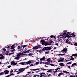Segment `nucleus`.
I'll return each mask as SVG.
<instances>
[{
	"instance_id": "obj_1",
	"label": "nucleus",
	"mask_w": 77,
	"mask_h": 77,
	"mask_svg": "<svg viewBox=\"0 0 77 77\" xmlns=\"http://www.w3.org/2000/svg\"><path fill=\"white\" fill-rule=\"evenodd\" d=\"M64 33L63 34V35H60V38H62V39H65L66 38V37H68L67 36V35H70V36H71L72 35V34H70L69 33V32H67L66 31H64Z\"/></svg>"
},
{
	"instance_id": "obj_2",
	"label": "nucleus",
	"mask_w": 77,
	"mask_h": 77,
	"mask_svg": "<svg viewBox=\"0 0 77 77\" xmlns=\"http://www.w3.org/2000/svg\"><path fill=\"white\" fill-rule=\"evenodd\" d=\"M40 42H42V44H43L44 45L46 46V45H50L51 44V43L53 42V41H51L49 43H48L45 42L44 40H41Z\"/></svg>"
},
{
	"instance_id": "obj_3",
	"label": "nucleus",
	"mask_w": 77,
	"mask_h": 77,
	"mask_svg": "<svg viewBox=\"0 0 77 77\" xmlns=\"http://www.w3.org/2000/svg\"><path fill=\"white\" fill-rule=\"evenodd\" d=\"M21 55H23V56H24V55H27V54L26 53H19L17 55V56L14 58V59H16V60H18L21 56Z\"/></svg>"
},
{
	"instance_id": "obj_4",
	"label": "nucleus",
	"mask_w": 77,
	"mask_h": 77,
	"mask_svg": "<svg viewBox=\"0 0 77 77\" xmlns=\"http://www.w3.org/2000/svg\"><path fill=\"white\" fill-rule=\"evenodd\" d=\"M32 62V61L31 60L27 62H22L19 63V64L20 65H26V64H30V63Z\"/></svg>"
},
{
	"instance_id": "obj_5",
	"label": "nucleus",
	"mask_w": 77,
	"mask_h": 77,
	"mask_svg": "<svg viewBox=\"0 0 77 77\" xmlns=\"http://www.w3.org/2000/svg\"><path fill=\"white\" fill-rule=\"evenodd\" d=\"M43 49L45 50H50L52 49V48L50 47H45Z\"/></svg>"
},
{
	"instance_id": "obj_6",
	"label": "nucleus",
	"mask_w": 77,
	"mask_h": 77,
	"mask_svg": "<svg viewBox=\"0 0 77 77\" xmlns=\"http://www.w3.org/2000/svg\"><path fill=\"white\" fill-rule=\"evenodd\" d=\"M18 70H19L18 71L19 72H23V71H24L25 70V69L23 68H22L20 69H18Z\"/></svg>"
},
{
	"instance_id": "obj_7",
	"label": "nucleus",
	"mask_w": 77,
	"mask_h": 77,
	"mask_svg": "<svg viewBox=\"0 0 77 77\" xmlns=\"http://www.w3.org/2000/svg\"><path fill=\"white\" fill-rule=\"evenodd\" d=\"M17 64V63H15L14 61L11 62V65H16Z\"/></svg>"
},
{
	"instance_id": "obj_8",
	"label": "nucleus",
	"mask_w": 77,
	"mask_h": 77,
	"mask_svg": "<svg viewBox=\"0 0 77 77\" xmlns=\"http://www.w3.org/2000/svg\"><path fill=\"white\" fill-rule=\"evenodd\" d=\"M9 71L8 70H5L4 71V74H5V75L7 74H8V73H9Z\"/></svg>"
},
{
	"instance_id": "obj_9",
	"label": "nucleus",
	"mask_w": 77,
	"mask_h": 77,
	"mask_svg": "<svg viewBox=\"0 0 77 77\" xmlns=\"http://www.w3.org/2000/svg\"><path fill=\"white\" fill-rule=\"evenodd\" d=\"M4 58L5 57H4V56L2 55V54H0V59H4Z\"/></svg>"
},
{
	"instance_id": "obj_10",
	"label": "nucleus",
	"mask_w": 77,
	"mask_h": 77,
	"mask_svg": "<svg viewBox=\"0 0 77 77\" xmlns=\"http://www.w3.org/2000/svg\"><path fill=\"white\" fill-rule=\"evenodd\" d=\"M40 60L41 61H42V60H43V61H45V57H43L42 58H40Z\"/></svg>"
},
{
	"instance_id": "obj_11",
	"label": "nucleus",
	"mask_w": 77,
	"mask_h": 77,
	"mask_svg": "<svg viewBox=\"0 0 77 77\" xmlns=\"http://www.w3.org/2000/svg\"><path fill=\"white\" fill-rule=\"evenodd\" d=\"M59 70H60V68H57L55 70H56V71H55L54 72V74H56V73L57 72V71H57V70H59Z\"/></svg>"
},
{
	"instance_id": "obj_12",
	"label": "nucleus",
	"mask_w": 77,
	"mask_h": 77,
	"mask_svg": "<svg viewBox=\"0 0 77 77\" xmlns=\"http://www.w3.org/2000/svg\"><path fill=\"white\" fill-rule=\"evenodd\" d=\"M66 51H67V49L66 48H64L63 50H62V51L63 52H65V53H66Z\"/></svg>"
},
{
	"instance_id": "obj_13",
	"label": "nucleus",
	"mask_w": 77,
	"mask_h": 77,
	"mask_svg": "<svg viewBox=\"0 0 77 77\" xmlns=\"http://www.w3.org/2000/svg\"><path fill=\"white\" fill-rule=\"evenodd\" d=\"M66 43H67V44H70V41H69V40H68V39H67L66 40V41L65 42Z\"/></svg>"
},
{
	"instance_id": "obj_14",
	"label": "nucleus",
	"mask_w": 77,
	"mask_h": 77,
	"mask_svg": "<svg viewBox=\"0 0 77 77\" xmlns=\"http://www.w3.org/2000/svg\"><path fill=\"white\" fill-rule=\"evenodd\" d=\"M38 48H39V47L38 46L34 47L33 48V49H35V50H36Z\"/></svg>"
},
{
	"instance_id": "obj_15",
	"label": "nucleus",
	"mask_w": 77,
	"mask_h": 77,
	"mask_svg": "<svg viewBox=\"0 0 77 77\" xmlns=\"http://www.w3.org/2000/svg\"><path fill=\"white\" fill-rule=\"evenodd\" d=\"M52 72V69H49L47 71V72Z\"/></svg>"
},
{
	"instance_id": "obj_16",
	"label": "nucleus",
	"mask_w": 77,
	"mask_h": 77,
	"mask_svg": "<svg viewBox=\"0 0 77 77\" xmlns=\"http://www.w3.org/2000/svg\"><path fill=\"white\" fill-rule=\"evenodd\" d=\"M11 49H14L15 48V46L14 45H12L11 46Z\"/></svg>"
},
{
	"instance_id": "obj_17",
	"label": "nucleus",
	"mask_w": 77,
	"mask_h": 77,
	"mask_svg": "<svg viewBox=\"0 0 77 77\" xmlns=\"http://www.w3.org/2000/svg\"><path fill=\"white\" fill-rule=\"evenodd\" d=\"M24 51L23 52V53H29V51Z\"/></svg>"
},
{
	"instance_id": "obj_18",
	"label": "nucleus",
	"mask_w": 77,
	"mask_h": 77,
	"mask_svg": "<svg viewBox=\"0 0 77 77\" xmlns=\"http://www.w3.org/2000/svg\"><path fill=\"white\" fill-rule=\"evenodd\" d=\"M62 74H63V73L61 72V73H60L59 74H58V77H60V75H62Z\"/></svg>"
},
{
	"instance_id": "obj_19",
	"label": "nucleus",
	"mask_w": 77,
	"mask_h": 77,
	"mask_svg": "<svg viewBox=\"0 0 77 77\" xmlns=\"http://www.w3.org/2000/svg\"><path fill=\"white\" fill-rule=\"evenodd\" d=\"M59 65H60L61 66H64V64H63V63H60L59 64Z\"/></svg>"
},
{
	"instance_id": "obj_20",
	"label": "nucleus",
	"mask_w": 77,
	"mask_h": 77,
	"mask_svg": "<svg viewBox=\"0 0 77 77\" xmlns=\"http://www.w3.org/2000/svg\"><path fill=\"white\" fill-rule=\"evenodd\" d=\"M33 71H37L38 70H39V69H34L32 70Z\"/></svg>"
},
{
	"instance_id": "obj_21",
	"label": "nucleus",
	"mask_w": 77,
	"mask_h": 77,
	"mask_svg": "<svg viewBox=\"0 0 77 77\" xmlns=\"http://www.w3.org/2000/svg\"><path fill=\"white\" fill-rule=\"evenodd\" d=\"M63 72H64V73H68V74H69V72H67V71H63Z\"/></svg>"
},
{
	"instance_id": "obj_22",
	"label": "nucleus",
	"mask_w": 77,
	"mask_h": 77,
	"mask_svg": "<svg viewBox=\"0 0 77 77\" xmlns=\"http://www.w3.org/2000/svg\"><path fill=\"white\" fill-rule=\"evenodd\" d=\"M65 53L64 54H59V55H60V56H63V55H65Z\"/></svg>"
},
{
	"instance_id": "obj_23",
	"label": "nucleus",
	"mask_w": 77,
	"mask_h": 77,
	"mask_svg": "<svg viewBox=\"0 0 77 77\" xmlns=\"http://www.w3.org/2000/svg\"><path fill=\"white\" fill-rule=\"evenodd\" d=\"M26 46H27V45H22V47H23V48H24V47H26Z\"/></svg>"
},
{
	"instance_id": "obj_24",
	"label": "nucleus",
	"mask_w": 77,
	"mask_h": 77,
	"mask_svg": "<svg viewBox=\"0 0 77 77\" xmlns=\"http://www.w3.org/2000/svg\"><path fill=\"white\" fill-rule=\"evenodd\" d=\"M12 75H13V76H14V75H15V74L12 73H10V76H11Z\"/></svg>"
},
{
	"instance_id": "obj_25",
	"label": "nucleus",
	"mask_w": 77,
	"mask_h": 77,
	"mask_svg": "<svg viewBox=\"0 0 77 77\" xmlns=\"http://www.w3.org/2000/svg\"><path fill=\"white\" fill-rule=\"evenodd\" d=\"M77 65V63H74L72 65V66H74V65Z\"/></svg>"
},
{
	"instance_id": "obj_26",
	"label": "nucleus",
	"mask_w": 77,
	"mask_h": 77,
	"mask_svg": "<svg viewBox=\"0 0 77 77\" xmlns=\"http://www.w3.org/2000/svg\"><path fill=\"white\" fill-rule=\"evenodd\" d=\"M51 60V59L50 58H48V59H47L46 60H47V61H50V60Z\"/></svg>"
},
{
	"instance_id": "obj_27",
	"label": "nucleus",
	"mask_w": 77,
	"mask_h": 77,
	"mask_svg": "<svg viewBox=\"0 0 77 77\" xmlns=\"http://www.w3.org/2000/svg\"><path fill=\"white\" fill-rule=\"evenodd\" d=\"M4 72L0 73V75H3L4 74Z\"/></svg>"
},
{
	"instance_id": "obj_28",
	"label": "nucleus",
	"mask_w": 77,
	"mask_h": 77,
	"mask_svg": "<svg viewBox=\"0 0 77 77\" xmlns=\"http://www.w3.org/2000/svg\"><path fill=\"white\" fill-rule=\"evenodd\" d=\"M12 72H14V71H13V70H12L10 71V74L12 73Z\"/></svg>"
},
{
	"instance_id": "obj_29",
	"label": "nucleus",
	"mask_w": 77,
	"mask_h": 77,
	"mask_svg": "<svg viewBox=\"0 0 77 77\" xmlns=\"http://www.w3.org/2000/svg\"><path fill=\"white\" fill-rule=\"evenodd\" d=\"M9 53V51H7L6 55H8V53Z\"/></svg>"
},
{
	"instance_id": "obj_30",
	"label": "nucleus",
	"mask_w": 77,
	"mask_h": 77,
	"mask_svg": "<svg viewBox=\"0 0 77 77\" xmlns=\"http://www.w3.org/2000/svg\"><path fill=\"white\" fill-rule=\"evenodd\" d=\"M58 41H61L62 40V39H61L58 38Z\"/></svg>"
},
{
	"instance_id": "obj_31",
	"label": "nucleus",
	"mask_w": 77,
	"mask_h": 77,
	"mask_svg": "<svg viewBox=\"0 0 77 77\" xmlns=\"http://www.w3.org/2000/svg\"><path fill=\"white\" fill-rule=\"evenodd\" d=\"M24 68H25V69H27V68H29V66H28L27 67Z\"/></svg>"
},
{
	"instance_id": "obj_32",
	"label": "nucleus",
	"mask_w": 77,
	"mask_h": 77,
	"mask_svg": "<svg viewBox=\"0 0 77 77\" xmlns=\"http://www.w3.org/2000/svg\"><path fill=\"white\" fill-rule=\"evenodd\" d=\"M50 53L49 51H48V52H45V53H46L47 54H48Z\"/></svg>"
},
{
	"instance_id": "obj_33",
	"label": "nucleus",
	"mask_w": 77,
	"mask_h": 77,
	"mask_svg": "<svg viewBox=\"0 0 77 77\" xmlns=\"http://www.w3.org/2000/svg\"><path fill=\"white\" fill-rule=\"evenodd\" d=\"M14 72H19L18 71H16V69H14Z\"/></svg>"
},
{
	"instance_id": "obj_34",
	"label": "nucleus",
	"mask_w": 77,
	"mask_h": 77,
	"mask_svg": "<svg viewBox=\"0 0 77 77\" xmlns=\"http://www.w3.org/2000/svg\"><path fill=\"white\" fill-rule=\"evenodd\" d=\"M14 54V53H11L9 54V55H11L12 54Z\"/></svg>"
},
{
	"instance_id": "obj_35",
	"label": "nucleus",
	"mask_w": 77,
	"mask_h": 77,
	"mask_svg": "<svg viewBox=\"0 0 77 77\" xmlns=\"http://www.w3.org/2000/svg\"><path fill=\"white\" fill-rule=\"evenodd\" d=\"M36 65H39V62H36Z\"/></svg>"
},
{
	"instance_id": "obj_36",
	"label": "nucleus",
	"mask_w": 77,
	"mask_h": 77,
	"mask_svg": "<svg viewBox=\"0 0 77 77\" xmlns=\"http://www.w3.org/2000/svg\"><path fill=\"white\" fill-rule=\"evenodd\" d=\"M74 45L75 46H77V43H76L74 44Z\"/></svg>"
},
{
	"instance_id": "obj_37",
	"label": "nucleus",
	"mask_w": 77,
	"mask_h": 77,
	"mask_svg": "<svg viewBox=\"0 0 77 77\" xmlns=\"http://www.w3.org/2000/svg\"><path fill=\"white\" fill-rule=\"evenodd\" d=\"M50 37L51 38H54V36H53V35H52V36H50Z\"/></svg>"
},
{
	"instance_id": "obj_38",
	"label": "nucleus",
	"mask_w": 77,
	"mask_h": 77,
	"mask_svg": "<svg viewBox=\"0 0 77 77\" xmlns=\"http://www.w3.org/2000/svg\"><path fill=\"white\" fill-rule=\"evenodd\" d=\"M67 64H68V65H70L71 64V62L68 63Z\"/></svg>"
},
{
	"instance_id": "obj_39",
	"label": "nucleus",
	"mask_w": 77,
	"mask_h": 77,
	"mask_svg": "<svg viewBox=\"0 0 77 77\" xmlns=\"http://www.w3.org/2000/svg\"><path fill=\"white\" fill-rule=\"evenodd\" d=\"M31 72H27V73L28 74H30V73H31Z\"/></svg>"
},
{
	"instance_id": "obj_40",
	"label": "nucleus",
	"mask_w": 77,
	"mask_h": 77,
	"mask_svg": "<svg viewBox=\"0 0 77 77\" xmlns=\"http://www.w3.org/2000/svg\"><path fill=\"white\" fill-rule=\"evenodd\" d=\"M70 60H74V58H71Z\"/></svg>"
},
{
	"instance_id": "obj_41",
	"label": "nucleus",
	"mask_w": 77,
	"mask_h": 77,
	"mask_svg": "<svg viewBox=\"0 0 77 77\" xmlns=\"http://www.w3.org/2000/svg\"><path fill=\"white\" fill-rule=\"evenodd\" d=\"M11 66H11V65L9 66L8 67V68H11Z\"/></svg>"
},
{
	"instance_id": "obj_42",
	"label": "nucleus",
	"mask_w": 77,
	"mask_h": 77,
	"mask_svg": "<svg viewBox=\"0 0 77 77\" xmlns=\"http://www.w3.org/2000/svg\"><path fill=\"white\" fill-rule=\"evenodd\" d=\"M20 46H18V49H20Z\"/></svg>"
},
{
	"instance_id": "obj_43",
	"label": "nucleus",
	"mask_w": 77,
	"mask_h": 77,
	"mask_svg": "<svg viewBox=\"0 0 77 77\" xmlns=\"http://www.w3.org/2000/svg\"><path fill=\"white\" fill-rule=\"evenodd\" d=\"M55 45H57V46H58V45H58V44H57V43H55Z\"/></svg>"
},
{
	"instance_id": "obj_44",
	"label": "nucleus",
	"mask_w": 77,
	"mask_h": 77,
	"mask_svg": "<svg viewBox=\"0 0 77 77\" xmlns=\"http://www.w3.org/2000/svg\"><path fill=\"white\" fill-rule=\"evenodd\" d=\"M40 61H41V62L39 63H40V64H42V61H41V60H40Z\"/></svg>"
},
{
	"instance_id": "obj_45",
	"label": "nucleus",
	"mask_w": 77,
	"mask_h": 77,
	"mask_svg": "<svg viewBox=\"0 0 77 77\" xmlns=\"http://www.w3.org/2000/svg\"><path fill=\"white\" fill-rule=\"evenodd\" d=\"M61 62V60H58V62Z\"/></svg>"
},
{
	"instance_id": "obj_46",
	"label": "nucleus",
	"mask_w": 77,
	"mask_h": 77,
	"mask_svg": "<svg viewBox=\"0 0 77 77\" xmlns=\"http://www.w3.org/2000/svg\"><path fill=\"white\" fill-rule=\"evenodd\" d=\"M36 76H37V77H39V75H36Z\"/></svg>"
},
{
	"instance_id": "obj_47",
	"label": "nucleus",
	"mask_w": 77,
	"mask_h": 77,
	"mask_svg": "<svg viewBox=\"0 0 77 77\" xmlns=\"http://www.w3.org/2000/svg\"><path fill=\"white\" fill-rule=\"evenodd\" d=\"M44 66H45V67H46L47 68V67H48V66H47L46 65H45Z\"/></svg>"
},
{
	"instance_id": "obj_48",
	"label": "nucleus",
	"mask_w": 77,
	"mask_h": 77,
	"mask_svg": "<svg viewBox=\"0 0 77 77\" xmlns=\"http://www.w3.org/2000/svg\"><path fill=\"white\" fill-rule=\"evenodd\" d=\"M68 68H69V69H71V67H70V66H68Z\"/></svg>"
},
{
	"instance_id": "obj_49",
	"label": "nucleus",
	"mask_w": 77,
	"mask_h": 77,
	"mask_svg": "<svg viewBox=\"0 0 77 77\" xmlns=\"http://www.w3.org/2000/svg\"><path fill=\"white\" fill-rule=\"evenodd\" d=\"M50 76H51V75L50 74L48 75V76L49 77H50Z\"/></svg>"
},
{
	"instance_id": "obj_50",
	"label": "nucleus",
	"mask_w": 77,
	"mask_h": 77,
	"mask_svg": "<svg viewBox=\"0 0 77 77\" xmlns=\"http://www.w3.org/2000/svg\"><path fill=\"white\" fill-rule=\"evenodd\" d=\"M3 50H4V51H6V49L5 48H4L3 49Z\"/></svg>"
},
{
	"instance_id": "obj_51",
	"label": "nucleus",
	"mask_w": 77,
	"mask_h": 77,
	"mask_svg": "<svg viewBox=\"0 0 77 77\" xmlns=\"http://www.w3.org/2000/svg\"><path fill=\"white\" fill-rule=\"evenodd\" d=\"M64 59H65L64 58H61V60H64Z\"/></svg>"
},
{
	"instance_id": "obj_52",
	"label": "nucleus",
	"mask_w": 77,
	"mask_h": 77,
	"mask_svg": "<svg viewBox=\"0 0 77 77\" xmlns=\"http://www.w3.org/2000/svg\"><path fill=\"white\" fill-rule=\"evenodd\" d=\"M30 66H34V65H33V64H31L30 65Z\"/></svg>"
},
{
	"instance_id": "obj_53",
	"label": "nucleus",
	"mask_w": 77,
	"mask_h": 77,
	"mask_svg": "<svg viewBox=\"0 0 77 77\" xmlns=\"http://www.w3.org/2000/svg\"><path fill=\"white\" fill-rule=\"evenodd\" d=\"M43 76H44V75H41L40 76V77H43Z\"/></svg>"
},
{
	"instance_id": "obj_54",
	"label": "nucleus",
	"mask_w": 77,
	"mask_h": 77,
	"mask_svg": "<svg viewBox=\"0 0 77 77\" xmlns=\"http://www.w3.org/2000/svg\"><path fill=\"white\" fill-rule=\"evenodd\" d=\"M42 73V74H44V75L45 74V73Z\"/></svg>"
},
{
	"instance_id": "obj_55",
	"label": "nucleus",
	"mask_w": 77,
	"mask_h": 77,
	"mask_svg": "<svg viewBox=\"0 0 77 77\" xmlns=\"http://www.w3.org/2000/svg\"><path fill=\"white\" fill-rule=\"evenodd\" d=\"M21 73V72H19L17 73V74H20Z\"/></svg>"
},
{
	"instance_id": "obj_56",
	"label": "nucleus",
	"mask_w": 77,
	"mask_h": 77,
	"mask_svg": "<svg viewBox=\"0 0 77 77\" xmlns=\"http://www.w3.org/2000/svg\"><path fill=\"white\" fill-rule=\"evenodd\" d=\"M54 50H56V47H54Z\"/></svg>"
},
{
	"instance_id": "obj_57",
	"label": "nucleus",
	"mask_w": 77,
	"mask_h": 77,
	"mask_svg": "<svg viewBox=\"0 0 77 77\" xmlns=\"http://www.w3.org/2000/svg\"><path fill=\"white\" fill-rule=\"evenodd\" d=\"M70 57H71V58H73V57L72 56H71Z\"/></svg>"
},
{
	"instance_id": "obj_58",
	"label": "nucleus",
	"mask_w": 77,
	"mask_h": 77,
	"mask_svg": "<svg viewBox=\"0 0 77 77\" xmlns=\"http://www.w3.org/2000/svg\"><path fill=\"white\" fill-rule=\"evenodd\" d=\"M39 59V58H37L36 59V60H38H38Z\"/></svg>"
},
{
	"instance_id": "obj_59",
	"label": "nucleus",
	"mask_w": 77,
	"mask_h": 77,
	"mask_svg": "<svg viewBox=\"0 0 77 77\" xmlns=\"http://www.w3.org/2000/svg\"><path fill=\"white\" fill-rule=\"evenodd\" d=\"M9 48L10 49V48L9 47V46H8L7 47V48Z\"/></svg>"
},
{
	"instance_id": "obj_60",
	"label": "nucleus",
	"mask_w": 77,
	"mask_h": 77,
	"mask_svg": "<svg viewBox=\"0 0 77 77\" xmlns=\"http://www.w3.org/2000/svg\"><path fill=\"white\" fill-rule=\"evenodd\" d=\"M61 62H64L63 60H61Z\"/></svg>"
},
{
	"instance_id": "obj_61",
	"label": "nucleus",
	"mask_w": 77,
	"mask_h": 77,
	"mask_svg": "<svg viewBox=\"0 0 77 77\" xmlns=\"http://www.w3.org/2000/svg\"><path fill=\"white\" fill-rule=\"evenodd\" d=\"M15 51V49H13V51Z\"/></svg>"
},
{
	"instance_id": "obj_62",
	"label": "nucleus",
	"mask_w": 77,
	"mask_h": 77,
	"mask_svg": "<svg viewBox=\"0 0 77 77\" xmlns=\"http://www.w3.org/2000/svg\"><path fill=\"white\" fill-rule=\"evenodd\" d=\"M33 77H36V75H34V76H33Z\"/></svg>"
},
{
	"instance_id": "obj_63",
	"label": "nucleus",
	"mask_w": 77,
	"mask_h": 77,
	"mask_svg": "<svg viewBox=\"0 0 77 77\" xmlns=\"http://www.w3.org/2000/svg\"><path fill=\"white\" fill-rule=\"evenodd\" d=\"M28 75V74L26 75V76H27Z\"/></svg>"
},
{
	"instance_id": "obj_64",
	"label": "nucleus",
	"mask_w": 77,
	"mask_h": 77,
	"mask_svg": "<svg viewBox=\"0 0 77 77\" xmlns=\"http://www.w3.org/2000/svg\"><path fill=\"white\" fill-rule=\"evenodd\" d=\"M32 63H33V60L32 61V62L31 61Z\"/></svg>"
}]
</instances>
